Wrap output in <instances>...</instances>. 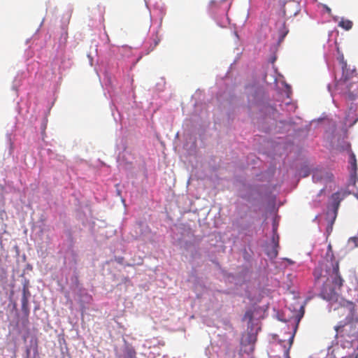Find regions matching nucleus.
Here are the masks:
<instances>
[{"label":"nucleus","mask_w":358,"mask_h":358,"mask_svg":"<svg viewBox=\"0 0 358 358\" xmlns=\"http://www.w3.org/2000/svg\"><path fill=\"white\" fill-rule=\"evenodd\" d=\"M315 285L323 282L320 296L329 301H336L338 294L336 289L343 286V280L339 273V264L334 259H326L320 262L313 271Z\"/></svg>","instance_id":"obj_1"},{"label":"nucleus","mask_w":358,"mask_h":358,"mask_svg":"<svg viewBox=\"0 0 358 358\" xmlns=\"http://www.w3.org/2000/svg\"><path fill=\"white\" fill-rule=\"evenodd\" d=\"M345 314L344 320H341L334 327L338 335L342 337H352L356 335V324L358 322V315L353 303H348L346 307L343 308Z\"/></svg>","instance_id":"obj_2"},{"label":"nucleus","mask_w":358,"mask_h":358,"mask_svg":"<svg viewBox=\"0 0 358 358\" xmlns=\"http://www.w3.org/2000/svg\"><path fill=\"white\" fill-rule=\"evenodd\" d=\"M350 194V192L348 190H341L331 195V210H329L326 215V221L327 222V232L328 234H331L333 230V226L336 221L341 201H343Z\"/></svg>","instance_id":"obj_3"},{"label":"nucleus","mask_w":358,"mask_h":358,"mask_svg":"<svg viewBox=\"0 0 358 358\" xmlns=\"http://www.w3.org/2000/svg\"><path fill=\"white\" fill-rule=\"evenodd\" d=\"M116 358H136L135 350L131 347L125 346L120 350H115Z\"/></svg>","instance_id":"obj_4"},{"label":"nucleus","mask_w":358,"mask_h":358,"mask_svg":"<svg viewBox=\"0 0 358 358\" xmlns=\"http://www.w3.org/2000/svg\"><path fill=\"white\" fill-rule=\"evenodd\" d=\"M29 292L27 288L23 289V294L21 299V303H22V310L25 315H28L29 312Z\"/></svg>","instance_id":"obj_5"},{"label":"nucleus","mask_w":358,"mask_h":358,"mask_svg":"<svg viewBox=\"0 0 358 358\" xmlns=\"http://www.w3.org/2000/svg\"><path fill=\"white\" fill-rule=\"evenodd\" d=\"M353 23L351 20L347 19H341L338 23V26L344 29L345 30H350L352 29Z\"/></svg>","instance_id":"obj_6"},{"label":"nucleus","mask_w":358,"mask_h":358,"mask_svg":"<svg viewBox=\"0 0 358 358\" xmlns=\"http://www.w3.org/2000/svg\"><path fill=\"white\" fill-rule=\"evenodd\" d=\"M243 318L251 322L253 320V311L251 310H247L244 315Z\"/></svg>","instance_id":"obj_7"},{"label":"nucleus","mask_w":358,"mask_h":358,"mask_svg":"<svg viewBox=\"0 0 358 358\" xmlns=\"http://www.w3.org/2000/svg\"><path fill=\"white\" fill-rule=\"evenodd\" d=\"M350 163L351 164V166H352V169L356 171L357 167V162H356V158H355V156L354 154H352L350 155Z\"/></svg>","instance_id":"obj_8"},{"label":"nucleus","mask_w":358,"mask_h":358,"mask_svg":"<svg viewBox=\"0 0 358 358\" xmlns=\"http://www.w3.org/2000/svg\"><path fill=\"white\" fill-rule=\"evenodd\" d=\"M349 243H352L354 247H358V237L354 236L350 238Z\"/></svg>","instance_id":"obj_9"},{"label":"nucleus","mask_w":358,"mask_h":358,"mask_svg":"<svg viewBox=\"0 0 358 358\" xmlns=\"http://www.w3.org/2000/svg\"><path fill=\"white\" fill-rule=\"evenodd\" d=\"M67 38H68V33L66 31H64L63 33L62 34L60 40L61 41L63 40L64 43H66L67 41Z\"/></svg>","instance_id":"obj_10"},{"label":"nucleus","mask_w":358,"mask_h":358,"mask_svg":"<svg viewBox=\"0 0 358 358\" xmlns=\"http://www.w3.org/2000/svg\"><path fill=\"white\" fill-rule=\"evenodd\" d=\"M278 240H279V237L278 235L276 236V237L275 236H273V242L275 248L278 247Z\"/></svg>","instance_id":"obj_11"},{"label":"nucleus","mask_w":358,"mask_h":358,"mask_svg":"<svg viewBox=\"0 0 358 358\" xmlns=\"http://www.w3.org/2000/svg\"><path fill=\"white\" fill-rule=\"evenodd\" d=\"M294 337V333L289 338V348H291Z\"/></svg>","instance_id":"obj_12"},{"label":"nucleus","mask_w":358,"mask_h":358,"mask_svg":"<svg viewBox=\"0 0 358 358\" xmlns=\"http://www.w3.org/2000/svg\"><path fill=\"white\" fill-rule=\"evenodd\" d=\"M268 255L273 257H275L278 255V250H276V248H274L273 250V251L271 252V253H270Z\"/></svg>","instance_id":"obj_13"},{"label":"nucleus","mask_w":358,"mask_h":358,"mask_svg":"<svg viewBox=\"0 0 358 358\" xmlns=\"http://www.w3.org/2000/svg\"><path fill=\"white\" fill-rule=\"evenodd\" d=\"M323 192H324V189H322L320 190V193L318 194V196H320Z\"/></svg>","instance_id":"obj_14"},{"label":"nucleus","mask_w":358,"mask_h":358,"mask_svg":"<svg viewBox=\"0 0 358 358\" xmlns=\"http://www.w3.org/2000/svg\"><path fill=\"white\" fill-rule=\"evenodd\" d=\"M286 355H287V358H289L288 350L286 352Z\"/></svg>","instance_id":"obj_15"},{"label":"nucleus","mask_w":358,"mask_h":358,"mask_svg":"<svg viewBox=\"0 0 358 358\" xmlns=\"http://www.w3.org/2000/svg\"><path fill=\"white\" fill-rule=\"evenodd\" d=\"M357 199H358V196H357Z\"/></svg>","instance_id":"obj_16"}]
</instances>
